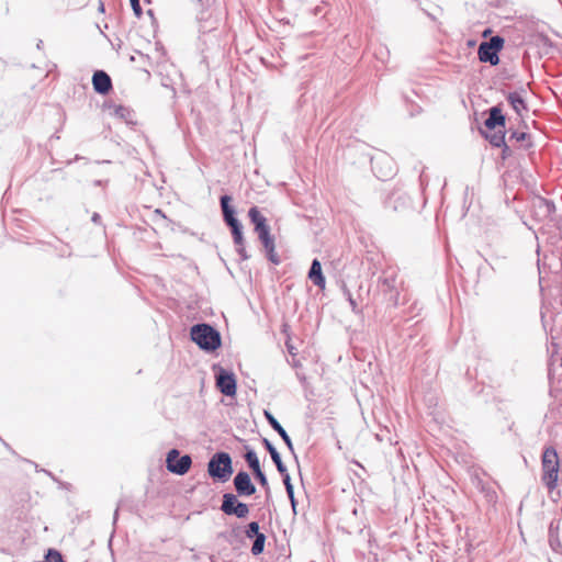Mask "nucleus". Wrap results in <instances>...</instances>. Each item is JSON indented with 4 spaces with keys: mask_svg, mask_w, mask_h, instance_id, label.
<instances>
[{
    "mask_svg": "<svg viewBox=\"0 0 562 562\" xmlns=\"http://www.w3.org/2000/svg\"><path fill=\"white\" fill-rule=\"evenodd\" d=\"M190 336L200 349L211 352L221 347V334L206 323L195 324L191 327Z\"/></svg>",
    "mask_w": 562,
    "mask_h": 562,
    "instance_id": "nucleus-1",
    "label": "nucleus"
},
{
    "mask_svg": "<svg viewBox=\"0 0 562 562\" xmlns=\"http://www.w3.org/2000/svg\"><path fill=\"white\" fill-rule=\"evenodd\" d=\"M486 130L494 131L493 133H484L485 138L494 147L504 145L505 132V116L498 106H493L488 111V117L484 122Z\"/></svg>",
    "mask_w": 562,
    "mask_h": 562,
    "instance_id": "nucleus-2",
    "label": "nucleus"
},
{
    "mask_svg": "<svg viewBox=\"0 0 562 562\" xmlns=\"http://www.w3.org/2000/svg\"><path fill=\"white\" fill-rule=\"evenodd\" d=\"M542 481L549 490L557 487L560 463L558 452L553 447H547L542 452Z\"/></svg>",
    "mask_w": 562,
    "mask_h": 562,
    "instance_id": "nucleus-3",
    "label": "nucleus"
},
{
    "mask_svg": "<svg viewBox=\"0 0 562 562\" xmlns=\"http://www.w3.org/2000/svg\"><path fill=\"white\" fill-rule=\"evenodd\" d=\"M209 475L226 482L233 473L232 458L227 452L214 453L207 463Z\"/></svg>",
    "mask_w": 562,
    "mask_h": 562,
    "instance_id": "nucleus-4",
    "label": "nucleus"
},
{
    "mask_svg": "<svg viewBox=\"0 0 562 562\" xmlns=\"http://www.w3.org/2000/svg\"><path fill=\"white\" fill-rule=\"evenodd\" d=\"M504 42V38L498 35L487 42H482L477 49L480 61L496 66L499 63L498 53L503 49Z\"/></svg>",
    "mask_w": 562,
    "mask_h": 562,
    "instance_id": "nucleus-5",
    "label": "nucleus"
},
{
    "mask_svg": "<svg viewBox=\"0 0 562 562\" xmlns=\"http://www.w3.org/2000/svg\"><path fill=\"white\" fill-rule=\"evenodd\" d=\"M192 464V459L189 454L180 456L178 449H171L167 453L166 468L169 472L177 475H184Z\"/></svg>",
    "mask_w": 562,
    "mask_h": 562,
    "instance_id": "nucleus-6",
    "label": "nucleus"
},
{
    "mask_svg": "<svg viewBox=\"0 0 562 562\" xmlns=\"http://www.w3.org/2000/svg\"><path fill=\"white\" fill-rule=\"evenodd\" d=\"M238 495L225 493L223 495L221 510L227 516L246 518L249 514V507L246 503L238 501Z\"/></svg>",
    "mask_w": 562,
    "mask_h": 562,
    "instance_id": "nucleus-7",
    "label": "nucleus"
},
{
    "mask_svg": "<svg viewBox=\"0 0 562 562\" xmlns=\"http://www.w3.org/2000/svg\"><path fill=\"white\" fill-rule=\"evenodd\" d=\"M255 232L257 233L258 238L265 248L268 260L274 265H279L280 258H279L278 254L276 252L274 238L270 235L269 225H267L262 228H259Z\"/></svg>",
    "mask_w": 562,
    "mask_h": 562,
    "instance_id": "nucleus-8",
    "label": "nucleus"
},
{
    "mask_svg": "<svg viewBox=\"0 0 562 562\" xmlns=\"http://www.w3.org/2000/svg\"><path fill=\"white\" fill-rule=\"evenodd\" d=\"M216 386L220 392L226 396L236 394V379L233 372L220 368L216 375Z\"/></svg>",
    "mask_w": 562,
    "mask_h": 562,
    "instance_id": "nucleus-9",
    "label": "nucleus"
},
{
    "mask_svg": "<svg viewBox=\"0 0 562 562\" xmlns=\"http://www.w3.org/2000/svg\"><path fill=\"white\" fill-rule=\"evenodd\" d=\"M233 483L238 496H251L256 493V486L251 482L250 475L245 471H239L235 475Z\"/></svg>",
    "mask_w": 562,
    "mask_h": 562,
    "instance_id": "nucleus-10",
    "label": "nucleus"
},
{
    "mask_svg": "<svg viewBox=\"0 0 562 562\" xmlns=\"http://www.w3.org/2000/svg\"><path fill=\"white\" fill-rule=\"evenodd\" d=\"M371 164L372 169L382 180L391 178L394 175L392 160L385 155H380L379 157L372 158Z\"/></svg>",
    "mask_w": 562,
    "mask_h": 562,
    "instance_id": "nucleus-11",
    "label": "nucleus"
},
{
    "mask_svg": "<svg viewBox=\"0 0 562 562\" xmlns=\"http://www.w3.org/2000/svg\"><path fill=\"white\" fill-rule=\"evenodd\" d=\"M92 86L95 92L106 94L112 89L111 77L103 70H95L92 76Z\"/></svg>",
    "mask_w": 562,
    "mask_h": 562,
    "instance_id": "nucleus-12",
    "label": "nucleus"
},
{
    "mask_svg": "<svg viewBox=\"0 0 562 562\" xmlns=\"http://www.w3.org/2000/svg\"><path fill=\"white\" fill-rule=\"evenodd\" d=\"M265 417H266L267 422L269 423V425L272 427V429L276 430L280 435V437L282 438V440L289 448V450L292 453H294L292 440H291L290 436L288 435V432L285 431V429L282 427V425L268 411H265Z\"/></svg>",
    "mask_w": 562,
    "mask_h": 562,
    "instance_id": "nucleus-13",
    "label": "nucleus"
},
{
    "mask_svg": "<svg viewBox=\"0 0 562 562\" xmlns=\"http://www.w3.org/2000/svg\"><path fill=\"white\" fill-rule=\"evenodd\" d=\"M232 198L229 195L221 196V207L223 213L224 222L227 226H233L235 224H239L240 222L235 216V210L231 206Z\"/></svg>",
    "mask_w": 562,
    "mask_h": 562,
    "instance_id": "nucleus-14",
    "label": "nucleus"
},
{
    "mask_svg": "<svg viewBox=\"0 0 562 562\" xmlns=\"http://www.w3.org/2000/svg\"><path fill=\"white\" fill-rule=\"evenodd\" d=\"M308 279L318 288L324 289L326 281L322 271V265L318 259L312 261L308 270Z\"/></svg>",
    "mask_w": 562,
    "mask_h": 562,
    "instance_id": "nucleus-15",
    "label": "nucleus"
},
{
    "mask_svg": "<svg viewBox=\"0 0 562 562\" xmlns=\"http://www.w3.org/2000/svg\"><path fill=\"white\" fill-rule=\"evenodd\" d=\"M262 443H263L265 448L267 449V451L269 452L273 463L276 464L278 472L279 473L285 472L286 467L284 465V463L281 459V456L278 452V450L276 449V447L267 438L262 439Z\"/></svg>",
    "mask_w": 562,
    "mask_h": 562,
    "instance_id": "nucleus-16",
    "label": "nucleus"
},
{
    "mask_svg": "<svg viewBox=\"0 0 562 562\" xmlns=\"http://www.w3.org/2000/svg\"><path fill=\"white\" fill-rule=\"evenodd\" d=\"M507 101L518 115H521L522 111H527V104L519 92H509L507 94Z\"/></svg>",
    "mask_w": 562,
    "mask_h": 562,
    "instance_id": "nucleus-17",
    "label": "nucleus"
},
{
    "mask_svg": "<svg viewBox=\"0 0 562 562\" xmlns=\"http://www.w3.org/2000/svg\"><path fill=\"white\" fill-rule=\"evenodd\" d=\"M250 222L254 224L255 231L267 226V218L260 213L257 206H252L248 211Z\"/></svg>",
    "mask_w": 562,
    "mask_h": 562,
    "instance_id": "nucleus-18",
    "label": "nucleus"
},
{
    "mask_svg": "<svg viewBox=\"0 0 562 562\" xmlns=\"http://www.w3.org/2000/svg\"><path fill=\"white\" fill-rule=\"evenodd\" d=\"M244 458H245L248 467L252 470V472L261 470L258 456L254 449L247 448Z\"/></svg>",
    "mask_w": 562,
    "mask_h": 562,
    "instance_id": "nucleus-19",
    "label": "nucleus"
},
{
    "mask_svg": "<svg viewBox=\"0 0 562 562\" xmlns=\"http://www.w3.org/2000/svg\"><path fill=\"white\" fill-rule=\"evenodd\" d=\"M229 228H231V232L233 235L234 244L236 246H243L244 245L243 225L239 223V224L229 226Z\"/></svg>",
    "mask_w": 562,
    "mask_h": 562,
    "instance_id": "nucleus-20",
    "label": "nucleus"
},
{
    "mask_svg": "<svg viewBox=\"0 0 562 562\" xmlns=\"http://www.w3.org/2000/svg\"><path fill=\"white\" fill-rule=\"evenodd\" d=\"M113 115H115L116 117L122 119L126 122H130L131 117H132V111L127 106L115 105L113 108Z\"/></svg>",
    "mask_w": 562,
    "mask_h": 562,
    "instance_id": "nucleus-21",
    "label": "nucleus"
},
{
    "mask_svg": "<svg viewBox=\"0 0 562 562\" xmlns=\"http://www.w3.org/2000/svg\"><path fill=\"white\" fill-rule=\"evenodd\" d=\"M265 542H266V536L263 533H260L259 536H257L255 538V541L251 547V553L254 555H258V554L262 553V551L265 549Z\"/></svg>",
    "mask_w": 562,
    "mask_h": 562,
    "instance_id": "nucleus-22",
    "label": "nucleus"
},
{
    "mask_svg": "<svg viewBox=\"0 0 562 562\" xmlns=\"http://www.w3.org/2000/svg\"><path fill=\"white\" fill-rule=\"evenodd\" d=\"M259 529H260L259 524L257 521H251L248 524V526L245 530V535L249 539L256 538L257 536H259L261 533Z\"/></svg>",
    "mask_w": 562,
    "mask_h": 562,
    "instance_id": "nucleus-23",
    "label": "nucleus"
},
{
    "mask_svg": "<svg viewBox=\"0 0 562 562\" xmlns=\"http://www.w3.org/2000/svg\"><path fill=\"white\" fill-rule=\"evenodd\" d=\"M280 474L282 476V481H283V484L285 486V491H286L288 496H292V494L294 493V490H293V485L291 483V477H290V474L288 472V469H285V472L280 473Z\"/></svg>",
    "mask_w": 562,
    "mask_h": 562,
    "instance_id": "nucleus-24",
    "label": "nucleus"
},
{
    "mask_svg": "<svg viewBox=\"0 0 562 562\" xmlns=\"http://www.w3.org/2000/svg\"><path fill=\"white\" fill-rule=\"evenodd\" d=\"M45 562H64L61 554L55 550L49 549L44 559Z\"/></svg>",
    "mask_w": 562,
    "mask_h": 562,
    "instance_id": "nucleus-25",
    "label": "nucleus"
},
{
    "mask_svg": "<svg viewBox=\"0 0 562 562\" xmlns=\"http://www.w3.org/2000/svg\"><path fill=\"white\" fill-rule=\"evenodd\" d=\"M254 475H255L256 480H258V482L260 483V485H261L262 487H265L267 491H269V483H268L267 476H266V474L262 472V470H259V471L254 472Z\"/></svg>",
    "mask_w": 562,
    "mask_h": 562,
    "instance_id": "nucleus-26",
    "label": "nucleus"
},
{
    "mask_svg": "<svg viewBox=\"0 0 562 562\" xmlns=\"http://www.w3.org/2000/svg\"><path fill=\"white\" fill-rule=\"evenodd\" d=\"M528 137L529 135L527 133L515 131L510 134L509 139H515L517 143H519L526 140Z\"/></svg>",
    "mask_w": 562,
    "mask_h": 562,
    "instance_id": "nucleus-27",
    "label": "nucleus"
},
{
    "mask_svg": "<svg viewBox=\"0 0 562 562\" xmlns=\"http://www.w3.org/2000/svg\"><path fill=\"white\" fill-rule=\"evenodd\" d=\"M405 101L407 103L412 104V109L409 110V114L412 116L416 115L419 112V105L413 99H411V97L408 94H405Z\"/></svg>",
    "mask_w": 562,
    "mask_h": 562,
    "instance_id": "nucleus-28",
    "label": "nucleus"
},
{
    "mask_svg": "<svg viewBox=\"0 0 562 562\" xmlns=\"http://www.w3.org/2000/svg\"><path fill=\"white\" fill-rule=\"evenodd\" d=\"M132 9L137 18H140L143 11L139 4V0H130Z\"/></svg>",
    "mask_w": 562,
    "mask_h": 562,
    "instance_id": "nucleus-29",
    "label": "nucleus"
},
{
    "mask_svg": "<svg viewBox=\"0 0 562 562\" xmlns=\"http://www.w3.org/2000/svg\"><path fill=\"white\" fill-rule=\"evenodd\" d=\"M237 252L240 256L241 260H247L249 258V256L247 255V252H246V250L244 248V245L243 246H237Z\"/></svg>",
    "mask_w": 562,
    "mask_h": 562,
    "instance_id": "nucleus-30",
    "label": "nucleus"
},
{
    "mask_svg": "<svg viewBox=\"0 0 562 562\" xmlns=\"http://www.w3.org/2000/svg\"><path fill=\"white\" fill-rule=\"evenodd\" d=\"M348 301L350 303V306H351L352 311L357 312V303H356V301L353 300V297L351 296L350 293H348Z\"/></svg>",
    "mask_w": 562,
    "mask_h": 562,
    "instance_id": "nucleus-31",
    "label": "nucleus"
},
{
    "mask_svg": "<svg viewBox=\"0 0 562 562\" xmlns=\"http://www.w3.org/2000/svg\"><path fill=\"white\" fill-rule=\"evenodd\" d=\"M290 502H291V506H292V509H293V513L296 514V501H295V497H294V493L292 494V496H288Z\"/></svg>",
    "mask_w": 562,
    "mask_h": 562,
    "instance_id": "nucleus-32",
    "label": "nucleus"
},
{
    "mask_svg": "<svg viewBox=\"0 0 562 562\" xmlns=\"http://www.w3.org/2000/svg\"><path fill=\"white\" fill-rule=\"evenodd\" d=\"M91 221L95 224H100L101 216L98 213H93Z\"/></svg>",
    "mask_w": 562,
    "mask_h": 562,
    "instance_id": "nucleus-33",
    "label": "nucleus"
},
{
    "mask_svg": "<svg viewBox=\"0 0 562 562\" xmlns=\"http://www.w3.org/2000/svg\"><path fill=\"white\" fill-rule=\"evenodd\" d=\"M501 147H503V155L505 157L508 154V151H509V147H508V145L506 144L505 140H504V145H502Z\"/></svg>",
    "mask_w": 562,
    "mask_h": 562,
    "instance_id": "nucleus-34",
    "label": "nucleus"
},
{
    "mask_svg": "<svg viewBox=\"0 0 562 562\" xmlns=\"http://www.w3.org/2000/svg\"><path fill=\"white\" fill-rule=\"evenodd\" d=\"M541 202H543V203L546 204V206H547V209H548V212H550V211H551V205H550V203H549V202H547L546 200H541Z\"/></svg>",
    "mask_w": 562,
    "mask_h": 562,
    "instance_id": "nucleus-35",
    "label": "nucleus"
},
{
    "mask_svg": "<svg viewBox=\"0 0 562 562\" xmlns=\"http://www.w3.org/2000/svg\"><path fill=\"white\" fill-rule=\"evenodd\" d=\"M289 351H290V353L294 355V352H293V347H290V346H289Z\"/></svg>",
    "mask_w": 562,
    "mask_h": 562,
    "instance_id": "nucleus-36",
    "label": "nucleus"
},
{
    "mask_svg": "<svg viewBox=\"0 0 562 562\" xmlns=\"http://www.w3.org/2000/svg\"><path fill=\"white\" fill-rule=\"evenodd\" d=\"M117 514H119V510L116 509V510H115V514H114V519H116Z\"/></svg>",
    "mask_w": 562,
    "mask_h": 562,
    "instance_id": "nucleus-37",
    "label": "nucleus"
},
{
    "mask_svg": "<svg viewBox=\"0 0 562 562\" xmlns=\"http://www.w3.org/2000/svg\"><path fill=\"white\" fill-rule=\"evenodd\" d=\"M42 44H43V42L40 41L38 44H37V48H40Z\"/></svg>",
    "mask_w": 562,
    "mask_h": 562,
    "instance_id": "nucleus-38",
    "label": "nucleus"
}]
</instances>
